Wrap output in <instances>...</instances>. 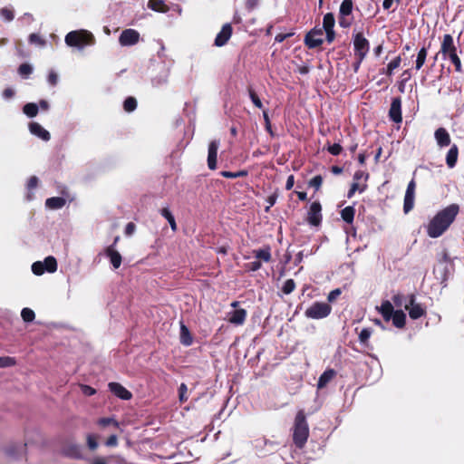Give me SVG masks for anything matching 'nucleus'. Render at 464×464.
I'll use <instances>...</instances> for the list:
<instances>
[{
	"mask_svg": "<svg viewBox=\"0 0 464 464\" xmlns=\"http://www.w3.org/2000/svg\"><path fill=\"white\" fill-rule=\"evenodd\" d=\"M220 175L226 179H236V178H243L248 175V171L246 169H241L237 172H231L228 170H222Z\"/></svg>",
	"mask_w": 464,
	"mask_h": 464,
	"instance_id": "c9c22d12",
	"label": "nucleus"
},
{
	"mask_svg": "<svg viewBox=\"0 0 464 464\" xmlns=\"http://www.w3.org/2000/svg\"><path fill=\"white\" fill-rule=\"evenodd\" d=\"M332 313V306L328 303L324 302H314L309 306L305 312V317L314 320H320L326 318Z\"/></svg>",
	"mask_w": 464,
	"mask_h": 464,
	"instance_id": "39448f33",
	"label": "nucleus"
},
{
	"mask_svg": "<svg viewBox=\"0 0 464 464\" xmlns=\"http://www.w3.org/2000/svg\"><path fill=\"white\" fill-rule=\"evenodd\" d=\"M29 130L32 134L39 137L44 141H48L51 139V135L48 130H46L41 124L38 122H31L29 124Z\"/></svg>",
	"mask_w": 464,
	"mask_h": 464,
	"instance_id": "aec40b11",
	"label": "nucleus"
},
{
	"mask_svg": "<svg viewBox=\"0 0 464 464\" xmlns=\"http://www.w3.org/2000/svg\"><path fill=\"white\" fill-rule=\"evenodd\" d=\"M367 186L363 185L362 187L359 186L358 182H353L351 185L350 189L348 190L347 197L351 198L357 190H359L361 193L363 192L366 189Z\"/></svg>",
	"mask_w": 464,
	"mask_h": 464,
	"instance_id": "a18cd8bd",
	"label": "nucleus"
},
{
	"mask_svg": "<svg viewBox=\"0 0 464 464\" xmlns=\"http://www.w3.org/2000/svg\"><path fill=\"white\" fill-rule=\"evenodd\" d=\"M276 199H277V195L276 193H274V194H272V195L267 197L266 202L269 205L266 208V211H268V209L276 204Z\"/></svg>",
	"mask_w": 464,
	"mask_h": 464,
	"instance_id": "338daca9",
	"label": "nucleus"
},
{
	"mask_svg": "<svg viewBox=\"0 0 464 464\" xmlns=\"http://www.w3.org/2000/svg\"><path fill=\"white\" fill-rule=\"evenodd\" d=\"M327 150L330 154L338 156L343 151V147L339 143H334L333 145L328 144Z\"/></svg>",
	"mask_w": 464,
	"mask_h": 464,
	"instance_id": "3c124183",
	"label": "nucleus"
},
{
	"mask_svg": "<svg viewBox=\"0 0 464 464\" xmlns=\"http://www.w3.org/2000/svg\"><path fill=\"white\" fill-rule=\"evenodd\" d=\"M262 266V263L259 260H256L245 265V268L246 271L256 272L259 270Z\"/></svg>",
	"mask_w": 464,
	"mask_h": 464,
	"instance_id": "603ef678",
	"label": "nucleus"
},
{
	"mask_svg": "<svg viewBox=\"0 0 464 464\" xmlns=\"http://www.w3.org/2000/svg\"><path fill=\"white\" fill-rule=\"evenodd\" d=\"M39 179L36 176H32L27 181V188L32 190L38 186Z\"/></svg>",
	"mask_w": 464,
	"mask_h": 464,
	"instance_id": "680f3d73",
	"label": "nucleus"
},
{
	"mask_svg": "<svg viewBox=\"0 0 464 464\" xmlns=\"http://www.w3.org/2000/svg\"><path fill=\"white\" fill-rule=\"evenodd\" d=\"M308 184L310 187L314 188L315 190H319L323 184V177L321 175H316L309 180Z\"/></svg>",
	"mask_w": 464,
	"mask_h": 464,
	"instance_id": "de8ad7c7",
	"label": "nucleus"
},
{
	"mask_svg": "<svg viewBox=\"0 0 464 464\" xmlns=\"http://www.w3.org/2000/svg\"><path fill=\"white\" fill-rule=\"evenodd\" d=\"M47 81L50 85L55 86L58 82V75L54 71H50Z\"/></svg>",
	"mask_w": 464,
	"mask_h": 464,
	"instance_id": "052dcab7",
	"label": "nucleus"
},
{
	"mask_svg": "<svg viewBox=\"0 0 464 464\" xmlns=\"http://www.w3.org/2000/svg\"><path fill=\"white\" fill-rule=\"evenodd\" d=\"M353 9V0H343L341 3L338 21L342 28H348L352 25L353 18H350L349 15L352 14Z\"/></svg>",
	"mask_w": 464,
	"mask_h": 464,
	"instance_id": "0eeeda50",
	"label": "nucleus"
},
{
	"mask_svg": "<svg viewBox=\"0 0 464 464\" xmlns=\"http://www.w3.org/2000/svg\"><path fill=\"white\" fill-rule=\"evenodd\" d=\"M218 147L219 141L217 140H211L208 144V167L211 170H215L217 169Z\"/></svg>",
	"mask_w": 464,
	"mask_h": 464,
	"instance_id": "2eb2a0df",
	"label": "nucleus"
},
{
	"mask_svg": "<svg viewBox=\"0 0 464 464\" xmlns=\"http://www.w3.org/2000/svg\"><path fill=\"white\" fill-rule=\"evenodd\" d=\"M104 253L107 257H109L110 262L113 268L118 269L122 262L121 255L113 248V246H109L104 249Z\"/></svg>",
	"mask_w": 464,
	"mask_h": 464,
	"instance_id": "6ab92c4d",
	"label": "nucleus"
},
{
	"mask_svg": "<svg viewBox=\"0 0 464 464\" xmlns=\"http://www.w3.org/2000/svg\"><path fill=\"white\" fill-rule=\"evenodd\" d=\"M38 111L39 109L37 104L33 102L26 103L23 108L24 113L30 118L35 117L38 113Z\"/></svg>",
	"mask_w": 464,
	"mask_h": 464,
	"instance_id": "4c0bfd02",
	"label": "nucleus"
},
{
	"mask_svg": "<svg viewBox=\"0 0 464 464\" xmlns=\"http://www.w3.org/2000/svg\"><path fill=\"white\" fill-rule=\"evenodd\" d=\"M406 300V297L401 294H396L392 296V302L395 306L401 307L404 305V302Z\"/></svg>",
	"mask_w": 464,
	"mask_h": 464,
	"instance_id": "4d7b16f0",
	"label": "nucleus"
},
{
	"mask_svg": "<svg viewBox=\"0 0 464 464\" xmlns=\"http://www.w3.org/2000/svg\"><path fill=\"white\" fill-rule=\"evenodd\" d=\"M82 391L83 394L86 396H92L96 393V390L89 385H82Z\"/></svg>",
	"mask_w": 464,
	"mask_h": 464,
	"instance_id": "69168bd1",
	"label": "nucleus"
},
{
	"mask_svg": "<svg viewBox=\"0 0 464 464\" xmlns=\"http://www.w3.org/2000/svg\"><path fill=\"white\" fill-rule=\"evenodd\" d=\"M97 423L102 428L111 425L114 429H119V423L113 418H101L98 420Z\"/></svg>",
	"mask_w": 464,
	"mask_h": 464,
	"instance_id": "a19ab883",
	"label": "nucleus"
},
{
	"mask_svg": "<svg viewBox=\"0 0 464 464\" xmlns=\"http://www.w3.org/2000/svg\"><path fill=\"white\" fill-rule=\"evenodd\" d=\"M136 108H137V100L134 97L130 96L125 99V101L123 102V109L125 111L131 112V111H135Z\"/></svg>",
	"mask_w": 464,
	"mask_h": 464,
	"instance_id": "ea45409f",
	"label": "nucleus"
},
{
	"mask_svg": "<svg viewBox=\"0 0 464 464\" xmlns=\"http://www.w3.org/2000/svg\"><path fill=\"white\" fill-rule=\"evenodd\" d=\"M337 372L334 369H326L319 377L317 388L323 389L336 376Z\"/></svg>",
	"mask_w": 464,
	"mask_h": 464,
	"instance_id": "412c9836",
	"label": "nucleus"
},
{
	"mask_svg": "<svg viewBox=\"0 0 464 464\" xmlns=\"http://www.w3.org/2000/svg\"><path fill=\"white\" fill-rule=\"evenodd\" d=\"M378 310L381 313V314L382 315L384 321H386V322H389L391 320L392 316L393 315V314L395 313L393 304L388 300L382 301V303L381 306L378 308Z\"/></svg>",
	"mask_w": 464,
	"mask_h": 464,
	"instance_id": "5701e85b",
	"label": "nucleus"
},
{
	"mask_svg": "<svg viewBox=\"0 0 464 464\" xmlns=\"http://www.w3.org/2000/svg\"><path fill=\"white\" fill-rule=\"evenodd\" d=\"M459 158V147L452 144L446 155V164L450 169L456 166Z\"/></svg>",
	"mask_w": 464,
	"mask_h": 464,
	"instance_id": "b1692460",
	"label": "nucleus"
},
{
	"mask_svg": "<svg viewBox=\"0 0 464 464\" xmlns=\"http://www.w3.org/2000/svg\"><path fill=\"white\" fill-rule=\"evenodd\" d=\"M16 364V360L14 357L4 356L0 357V368L11 367Z\"/></svg>",
	"mask_w": 464,
	"mask_h": 464,
	"instance_id": "49530a36",
	"label": "nucleus"
},
{
	"mask_svg": "<svg viewBox=\"0 0 464 464\" xmlns=\"http://www.w3.org/2000/svg\"><path fill=\"white\" fill-rule=\"evenodd\" d=\"M322 220V205L319 201H314L308 209L306 221L310 226L318 227L321 226Z\"/></svg>",
	"mask_w": 464,
	"mask_h": 464,
	"instance_id": "6e6552de",
	"label": "nucleus"
},
{
	"mask_svg": "<svg viewBox=\"0 0 464 464\" xmlns=\"http://www.w3.org/2000/svg\"><path fill=\"white\" fill-rule=\"evenodd\" d=\"M408 299L409 303L404 304V308L409 311V315L411 319L417 320L426 314V309L420 304L415 302V295H410Z\"/></svg>",
	"mask_w": 464,
	"mask_h": 464,
	"instance_id": "9d476101",
	"label": "nucleus"
},
{
	"mask_svg": "<svg viewBox=\"0 0 464 464\" xmlns=\"http://www.w3.org/2000/svg\"><path fill=\"white\" fill-rule=\"evenodd\" d=\"M323 29L319 26H315L313 29H311L304 36V44L309 49H314L316 47H319L323 44L324 39H323Z\"/></svg>",
	"mask_w": 464,
	"mask_h": 464,
	"instance_id": "1a4fd4ad",
	"label": "nucleus"
},
{
	"mask_svg": "<svg viewBox=\"0 0 464 464\" xmlns=\"http://www.w3.org/2000/svg\"><path fill=\"white\" fill-rule=\"evenodd\" d=\"M391 320L395 327L403 328L406 324V314L402 310H396Z\"/></svg>",
	"mask_w": 464,
	"mask_h": 464,
	"instance_id": "c756f323",
	"label": "nucleus"
},
{
	"mask_svg": "<svg viewBox=\"0 0 464 464\" xmlns=\"http://www.w3.org/2000/svg\"><path fill=\"white\" fill-rule=\"evenodd\" d=\"M389 117L391 121L395 123H400L402 121L401 97H395L392 100L391 107L389 110Z\"/></svg>",
	"mask_w": 464,
	"mask_h": 464,
	"instance_id": "ddd939ff",
	"label": "nucleus"
},
{
	"mask_svg": "<svg viewBox=\"0 0 464 464\" xmlns=\"http://www.w3.org/2000/svg\"><path fill=\"white\" fill-rule=\"evenodd\" d=\"M187 391H188L187 385L185 383H181L179 388V401L181 402L186 401L188 400V397L186 396Z\"/></svg>",
	"mask_w": 464,
	"mask_h": 464,
	"instance_id": "bf43d9fd",
	"label": "nucleus"
},
{
	"mask_svg": "<svg viewBox=\"0 0 464 464\" xmlns=\"http://www.w3.org/2000/svg\"><path fill=\"white\" fill-rule=\"evenodd\" d=\"M140 33L135 29H125L119 37V43L121 46H132L139 43Z\"/></svg>",
	"mask_w": 464,
	"mask_h": 464,
	"instance_id": "9b49d317",
	"label": "nucleus"
},
{
	"mask_svg": "<svg viewBox=\"0 0 464 464\" xmlns=\"http://www.w3.org/2000/svg\"><path fill=\"white\" fill-rule=\"evenodd\" d=\"M18 72L21 75L28 76L32 73L33 68L28 63H22L18 68Z\"/></svg>",
	"mask_w": 464,
	"mask_h": 464,
	"instance_id": "6e6d98bb",
	"label": "nucleus"
},
{
	"mask_svg": "<svg viewBox=\"0 0 464 464\" xmlns=\"http://www.w3.org/2000/svg\"><path fill=\"white\" fill-rule=\"evenodd\" d=\"M179 340L185 346H190L193 343L192 334L183 322H180Z\"/></svg>",
	"mask_w": 464,
	"mask_h": 464,
	"instance_id": "393cba45",
	"label": "nucleus"
},
{
	"mask_svg": "<svg viewBox=\"0 0 464 464\" xmlns=\"http://www.w3.org/2000/svg\"><path fill=\"white\" fill-rule=\"evenodd\" d=\"M32 271L36 276L43 275L45 271L44 268V264L41 261H36L32 265Z\"/></svg>",
	"mask_w": 464,
	"mask_h": 464,
	"instance_id": "864d4df0",
	"label": "nucleus"
},
{
	"mask_svg": "<svg viewBox=\"0 0 464 464\" xmlns=\"http://www.w3.org/2000/svg\"><path fill=\"white\" fill-rule=\"evenodd\" d=\"M440 53L443 60H449L454 65L457 72L461 73L463 72L461 60L459 56V53H461V50H458L451 34H446L443 35Z\"/></svg>",
	"mask_w": 464,
	"mask_h": 464,
	"instance_id": "f03ea898",
	"label": "nucleus"
},
{
	"mask_svg": "<svg viewBox=\"0 0 464 464\" xmlns=\"http://www.w3.org/2000/svg\"><path fill=\"white\" fill-rule=\"evenodd\" d=\"M430 47V43H429L427 46L424 45L419 50L417 56H416V60H415V70L416 71H420L425 64L427 56H428V51H429Z\"/></svg>",
	"mask_w": 464,
	"mask_h": 464,
	"instance_id": "4be33fe9",
	"label": "nucleus"
},
{
	"mask_svg": "<svg viewBox=\"0 0 464 464\" xmlns=\"http://www.w3.org/2000/svg\"><path fill=\"white\" fill-rule=\"evenodd\" d=\"M0 15L4 20L10 22L14 18L13 10L4 7L0 10Z\"/></svg>",
	"mask_w": 464,
	"mask_h": 464,
	"instance_id": "8fccbe9b",
	"label": "nucleus"
},
{
	"mask_svg": "<svg viewBox=\"0 0 464 464\" xmlns=\"http://www.w3.org/2000/svg\"><path fill=\"white\" fill-rule=\"evenodd\" d=\"M459 212V206L456 203L450 204L440 210L427 225V235L431 238H437L443 235L454 222Z\"/></svg>",
	"mask_w": 464,
	"mask_h": 464,
	"instance_id": "f257e3e1",
	"label": "nucleus"
},
{
	"mask_svg": "<svg viewBox=\"0 0 464 464\" xmlns=\"http://www.w3.org/2000/svg\"><path fill=\"white\" fill-rule=\"evenodd\" d=\"M108 386H109L110 391L115 396H117L118 398H120L121 400L128 401V400L131 399V397H132L131 392L130 391H128L125 387H123L119 382H110L108 384Z\"/></svg>",
	"mask_w": 464,
	"mask_h": 464,
	"instance_id": "f3484780",
	"label": "nucleus"
},
{
	"mask_svg": "<svg viewBox=\"0 0 464 464\" xmlns=\"http://www.w3.org/2000/svg\"><path fill=\"white\" fill-rule=\"evenodd\" d=\"M42 264H44V271L48 273H54L57 270V261L53 256L45 257Z\"/></svg>",
	"mask_w": 464,
	"mask_h": 464,
	"instance_id": "2f4dec72",
	"label": "nucleus"
},
{
	"mask_svg": "<svg viewBox=\"0 0 464 464\" xmlns=\"http://www.w3.org/2000/svg\"><path fill=\"white\" fill-rule=\"evenodd\" d=\"M87 446L91 450H95L98 448L97 436L94 434H88L86 437Z\"/></svg>",
	"mask_w": 464,
	"mask_h": 464,
	"instance_id": "09e8293b",
	"label": "nucleus"
},
{
	"mask_svg": "<svg viewBox=\"0 0 464 464\" xmlns=\"http://www.w3.org/2000/svg\"><path fill=\"white\" fill-rule=\"evenodd\" d=\"M108 447H115L118 444V437L115 434H112L108 437L105 442Z\"/></svg>",
	"mask_w": 464,
	"mask_h": 464,
	"instance_id": "e2e57ef3",
	"label": "nucleus"
},
{
	"mask_svg": "<svg viewBox=\"0 0 464 464\" xmlns=\"http://www.w3.org/2000/svg\"><path fill=\"white\" fill-rule=\"evenodd\" d=\"M372 329L371 328H363L361 333L359 334V341L362 344H363L365 347L369 348V339L372 335Z\"/></svg>",
	"mask_w": 464,
	"mask_h": 464,
	"instance_id": "e433bc0d",
	"label": "nucleus"
},
{
	"mask_svg": "<svg viewBox=\"0 0 464 464\" xmlns=\"http://www.w3.org/2000/svg\"><path fill=\"white\" fill-rule=\"evenodd\" d=\"M309 437V427L304 410L297 411L293 427V442L298 449H303Z\"/></svg>",
	"mask_w": 464,
	"mask_h": 464,
	"instance_id": "7ed1b4c3",
	"label": "nucleus"
},
{
	"mask_svg": "<svg viewBox=\"0 0 464 464\" xmlns=\"http://www.w3.org/2000/svg\"><path fill=\"white\" fill-rule=\"evenodd\" d=\"M233 28L230 24H225L215 38V45L221 47L225 45L232 35Z\"/></svg>",
	"mask_w": 464,
	"mask_h": 464,
	"instance_id": "dca6fc26",
	"label": "nucleus"
},
{
	"mask_svg": "<svg viewBox=\"0 0 464 464\" xmlns=\"http://www.w3.org/2000/svg\"><path fill=\"white\" fill-rule=\"evenodd\" d=\"M342 290L341 288H335L332 290L327 295L328 304L334 303L336 299L341 295Z\"/></svg>",
	"mask_w": 464,
	"mask_h": 464,
	"instance_id": "5fc2aeb1",
	"label": "nucleus"
},
{
	"mask_svg": "<svg viewBox=\"0 0 464 464\" xmlns=\"http://www.w3.org/2000/svg\"><path fill=\"white\" fill-rule=\"evenodd\" d=\"M254 256L259 261L268 263L272 259L271 248L269 246H266L264 248L253 250Z\"/></svg>",
	"mask_w": 464,
	"mask_h": 464,
	"instance_id": "bb28decb",
	"label": "nucleus"
},
{
	"mask_svg": "<svg viewBox=\"0 0 464 464\" xmlns=\"http://www.w3.org/2000/svg\"><path fill=\"white\" fill-rule=\"evenodd\" d=\"M295 34L293 32L291 33H287V34H277L275 37V41L277 42V43H282L284 42L285 39L293 36Z\"/></svg>",
	"mask_w": 464,
	"mask_h": 464,
	"instance_id": "0e129e2a",
	"label": "nucleus"
},
{
	"mask_svg": "<svg viewBox=\"0 0 464 464\" xmlns=\"http://www.w3.org/2000/svg\"><path fill=\"white\" fill-rule=\"evenodd\" d=\"M248 94L254 105L261 109L263 107V103L252 87H248Z\"/></svg>",
	"mask_w": 464,
	"mask_h": 464,
	"instance_id": "37998d69",
	"label": "nucleus"
},
{
	"mask_svg": "<svg viewBox=\"0 0 464 464\" xmlns=\"http://www.w3.org/2000/svg\"><path fill=\"white\" fill-rule=\"evenodd\" d=\"M21 316L25 323H31L34 320L35 314L32 309L25 307L22 310Z\"/></svg>",
	"mask_w": 464,
	"mask_h": 464,
	"instance_id": "79ce46f5",
	"label": "nucleus"
},
{
	"mask_svg": "<svg viewBox=\"0 0 464 464\" xmlns=\"http://www.w3.org/2000/svg\"><path fill=\"white\" fill-rule=\"evenodd\" d=\"M160 215L168 220L171 229L173 231H176L177 230V223H176L174 216L172 215V213L170 212L169 208H161Z\"/></svg>",
	"mask_w": 464,
	"mask_h": 464,
	"instance_id": "f704fd0d",
	"label": "nucleus"
},
{
	"mask_svg": "<svg viewBox=\"0 0 464 464\" xmlns=\"http://www.w3.org/2000/svg\"><path fill=\"white\" fill-rule=\"evenodd\" d=\"M401 58L399 55V56L395 57L392 61H391L388 63L387 68L382 69V72L385 73L388 76H392L393 74V71L401 65Z\"/></svg>",
	"mask_w": 464,
	"mask_h": 464,
	"instance_id": "473e14b6",
	"label": "nucleus"
},
{
	"mask_svg": "<svg viewBox=\"0 0 464 464\" xmlns=\"http://www.w3.org/2000/svg\"><path fill=\"white\" fill-rule=\"evenodd\" d=\"M439 263L444 265L442 271L440 272L439 279L441 284L446 283L449 278V265H452V260L449 256V253L446 249L442 250L439 257Z\"/></svg>",
	"mask_w": 464,
	"mask_h": 464,
	"instance_id": "4468645a",
	"label": "nucleus"
},
{
	"mask_svg": "<svg viewBox=\"0 0 464 464\" xmlns=\"http://www.w3.org/2000/svg\"><path fill=\"white\" fill-rule=\"evenodd\" d=\"M91 464H108V459L104 457H96L92 460Z\"/></svg>",
	"mask_w": 464,
	"mask_h": 464,
	"instance_id": "774afa93",
	"label": "nucleus"
},
{
	"mask_svg": "<svg viewBox=\"0 0 464 464\" xmlns=\"http://www.w3.org/2000/svg\"><path fill=\"white\" fill-rule=\"evenodd\" d=\"M148 7L155 12L168 13L169 7L165 4L163 0H149Z\"/></svg>",
	"mask_w": 464,
	"mask_h": 464,
	"instance_id": "c85d7f7f",
	"label": "nucleus"
},
{
	"mask_svg": "<svg viewBox=\"0 0 464 464\" xmlns=\"http://www.w3.org/2000/svg\"><path fill=\"white\" fill-rule=\"evenodd\" d=\"M415 189L416 182L411 179L407 186L404 196L403 211L405 214L409 213L414 207Z\"/></svg>",
	"mask_w": 464,
	"mask_h": 464,
	"instance_id": "f8f14e48",
	"label": "nucleus"
},
{
	"mask_svg": "<svg viewBox=\"0 0 464 464\" xmlns=\"http://www.w3.org/2000/svg\"><path fill=\"white\" fill-rule=\"evenodd\" d=\"M66 204V199L63 197H52L45 200L46 208L50 209H60Z\"/></svg>",
	"mask_w": 464,
	"mask_h": 464,
	"instance_id": "cd10ccee",
	"label": "nucleus"
},
{
	"mask_svg": "<svg viewBox=\"0 0 464 464\" xmlns=\"http://www.w3.org/2000/svg\"><path fill=\"white\" fill-rule=\"evenodd\" d=\"M434 138L440 148L448 147L451 143L450 135L448 130L443 128H438L434 132Z\"/></svg>",
	"mask_w": 464,
	"mask_h": 464,
	"instance_id": "a211bd4d",
	"label": "nucleus"
},
{
	"mask_svg": "<svg viewBox=\"0 0 464 464\" xmlns=\"http://www.w3.org/2000/svg\"><path fill=\"white\" fill-rule=\"evenodd\" d=\"M263 117H264V121H265V127H266V130H267V132H268L272 137H275V133H274V131L272 130V126H271V122H270V119H269L268 113H267L266 111H264V112H263Z\"/></svg>",
	"mask_w": 464,
	"mask_h": 464,
	"instance_id": "13d9d810",
	"label": "nucleus"
},
{
	"mask_svg": "<svg viewBox=\"0 0 464 464\" xmlns=\"http://www.w3.org/2000/svg\"><path fill=\"white\" fill-rule=\"evenodd\" d=\"M65 453L74 459L82 458V448L79 445H70L65 449Z\"/></svg>",
	"mask_w": 464,
	"mask_h": 464,
	"instance_id": "58836bf2",
	"label": "nucleus"
},
{
	"mask_svg": "<svg viewBox=\"0 0 464 464\" xmlns=\"http://www.w3.org/2000/svg\"><path fill=\"white\" fill-rule=\"evenodd\" d=\"M354 215H355V208L353 206L345 207L341 211L342 219L348 224H352L353 222Z\"/></svg>",
	"mask_w": 464,
	"mask_h": 464,
	"instance_id": "7c9ffc66",
	"label": "nucleus"
},
{
	"mask_svg": "<svg viewBox=\"0 0 464 464\" xmlns=\"http://www.w3.org/2000/svg\"><path fill=\"white\" fill-rule=\"evenodd\" d=\"M353 44L355 57L364 60L370 49L368 39L362 33H357L353 35Z\"/></svg>",
	"mask_w": 464,
	"mask_h": 464,
	"instance_id": "423d86ee",
	"label": "nucleus"
},
{
	"mask_svg": "<svg viewBox=\"0 0 464 464\" xmlns=\"http://www.w3.org/2000/svg\"><path fill=\"white\" fill-rule=\"evenodd\" d=\"M94 43V35L84 29L71 31L65 36V44L71 47L83 48L86 45H92Z\"/></svg>",
	"mask_w": 464,
	"mask_h": 464,
	"instance_id": "20e7f679",
	"label": "nucleus"
},
{
	"mask_svg": "<svg viewBox=\"0 0 464 464\" xmlns=\"http://www.w3.org/2000/svg\"><path fill=\"white\" fill-rule=\"evenodd\" d=\"M335 19L333 13H327L324 14L323 19V27H321L324 31L333 30L334 28Z\"/></svg>",
	"mask_w": 464,
	"mask_h": 464,
	"instance_id": "72a5a7b5",
	"label": "nucleus"
},
{
	"mask_svg": "<svg viewBox=\"0 0 464 464\" xmlns=\"http://www.w3.org/2000/svg\"><path fill=\"white\" fill-rule=\"evenodd\" d=\"M295 289V282L293 279H287L282 286V292L285 295H290Z\"/></svg>",
	"mask_w": 464,
	"mask_h": 464,
	"instance_id": "c03bdc74",
	"label": "nucleus"
},
{
	"mask_svg": "<svg viewBox=\"0 0 464 464\" xmlns=\"http://www.w3.org/2000/svg\"><path fill=\"white\" fill-rule=\"evenodd\" d=\"M246 318V311L243 308H239L232 312L228 321L233 324L241 325L245 323Z\"/></svg>",
	"mask_w": 464,
	"mask_h": 464,
	"instance_id": "a878e982",
	"label": "nucleus"
}]
</instances>
